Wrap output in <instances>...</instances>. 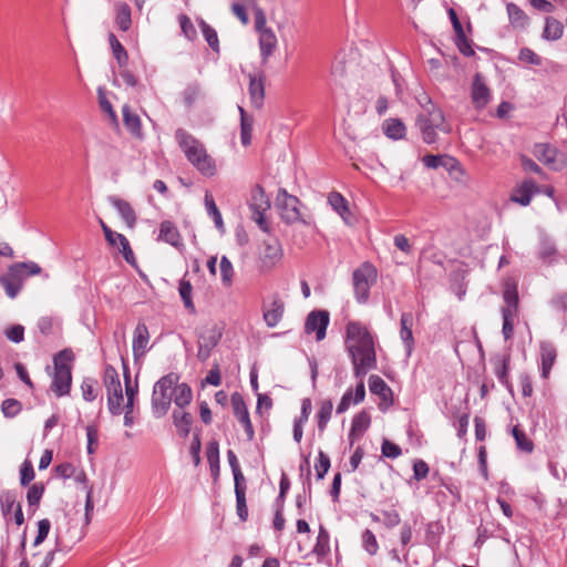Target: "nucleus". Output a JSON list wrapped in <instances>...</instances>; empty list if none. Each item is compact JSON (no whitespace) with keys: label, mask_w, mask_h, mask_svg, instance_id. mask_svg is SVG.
Here are the masks:
<instances>
[{"label":"nucleus","mask_w":567,"mask_h":567,"mask_svg":"<svg viewBox=\"0 0 567 567\" xmlns=\"http://www.w3.org/2000/svg\"><path fill=\"white\" fill-rule=\"evenodd\" d=\"M174 395V403L176 404L178 410H183L185 406H187L193 399V392L190 386L187 383H181L174 385L173 388Z\"/></svg>","instance_id":"35"},{"label":"nucleus","mask_w":567,"mask_h":567,"mask_svg":"<svg viewBox=\"0 0 567 567\" xmlns=\"http://www.w3.org/2000/svg\"><path fill=\"white\" fill-rule=\"evenodd\" d=\"M317 478L322 480L330 468V458L322 451L319 452L318 463L315 465Z\"/></svg>","instance_id":"58"},{"label":"nucleus","mask_w":567,"mask_h":567,"mask_svg":"<svg viewBox=\"0 0 567 567\" xmlns=\"http://www.w3.org/2000/svg\"><path fill=\"white\" fill-rule=\"evenodd\" d=\"M471 97L474 106L478 110L484 109L491 100V91L480 73L473 78Z\"/></svg>","instance_id":"14"},{"label":"nucleus","mask_w":567,"mask_h":567,"mask_svg":"<svg viewBox=\"0 0 567 567\" xmlns=\"http://www.w3.org/2000/svg\"><path fill=\"white\" fill-rule=\"evenodd\" d=\"M221 336V329L216 324L206 328L198 337V346L214 349L219 343Z\"/></svg>","instance_id":"30"},{"label":"nucleus","mask_w":567,"mask_h":567,"mask_svg":"<svg viewBox=\"0 0 567 567\" xmlns=\"http://www.w3.org/2000/svg\"><path fill=\"white\" fill-rule=\"evenodd\" d=\"M330 323V315L327 310L311 311L305 322V332L316 333V340L321 341L326 338L327 328Z\"/></svg>","instance_id":"11"},{"label":"nucleus","mask_w":567,"mask_h":567,"mask_svg":"<svg viewBox=\"0 0 567 567\" xmlns=\"http://www.w3.org/2000/svg\"><path fill=\"white\" fill-rule=\"evenodd\" d=\"M564 33V24L553 18L547 17L545 19V28L543 30L542 38L547 41H557L563 37Z\"/></svg>","instance_id":"29"},{"label":"nucleus","mask_w":567,"mask_h":567,"mask_svg":"<svg viewBox=\"0 0 567 567\" xmlns=\"http://www.w3.org/2000/svg\"><path fill=\"white\" fill-rule=\"evenodd\" d=\"M539 348L542 378L547 379L556 361L557 350L549 341H542Z\"/></svg>","instance_id":"19"},{"label":"nucleus","mask_w":567,"mask_h":567,"mask_svg":"<svg viewBox=\"0 0 567 567\" xmlns=\"http://www.w3.org/2000/svg\"><path fill=\"white\" fill-rule=\"evenodd\" d=\"M285 313V302L275 293L268 302L262 306V317L268 328H275L282 319Z\"/></svg>","instance_id":"12"},{"label":"nucleus","mask_w":567,"mask_h":567,"mask_svg":"<svg viewBox=\"0 0 567 567\" xmlns=\"http://www.w3.org/2000/svg\"><path fill=\"white\" fill-rule=\"evenodd\" d=\"M503 299L505 307L502 308L503 328L502 333L505 340H509L514 336V320L518 313V291L514 282H506Z\"/></svg>","instance_id":"8"},{"label":"nucleus","mask_w":567,"mask_h":567,"mask_svg":"<svg viewBox=\"0 0 567 567\" xmlns=\"http://www.w3.org/2000/svg\"><path fill=\"white\" fill-rule=\"evenodd\" d=\"M518 59L523 62L536 66L542 64V58L529 48H522L518 54Z\"/></svg>","instance_id":"60"},{"label":"nucleus","mask_w":567,"mask_h":567,"mask_svg":"<svg viewBox=\"0 0 567 567\" xmlns=\"http://www.w3.org/2000/svg\"><path fill=\"white\" fill-rule=\"evenodd\" d=\"M276 206L279 209L281 219L286 224L305 223L299 209V198L288 194L285 188L278 190Z\"/></svg>","instance_id":"9"},{"label":"nucleus","mask_w":567,"mask_h":567,"mask_svg":"<svg viewBox=\"0 0 567 567\" xmlns=\"http://www.w3.org/2000/svg\"><path fill=\"white\" fill-rule=\"evenodd\" d=\"M219 267L223 284L227 287L231 286L234 277L233 264L226 256H223L220 258Z\"/></svg>","instance_id":"48"},{"label":"nucleus","mask_w":567,"mask_h":567,"mask_svg":"<svg viewBox=\"0 0 567 567\" xmlns=\"http://www.w3.org/2000/svg\"><path fill=\"white\" fill-rule=\"evenodd\" d=\"M277 42V37L272 30H262L259 33L260 56L264 64L274 54Z\"/></svg>","instance_id":"22"},{"label":"nucleus","mask_w":567,"mask_h":567,"mask_svg":"<svg viewBox=\"0 0 567 567\" xmlns=\"http://www.w3.org/2000/svg\"><path fill=\"white\" fill-rule=\"evenodd\" d=\"M117 239H118L120 251H121L123 258L125 259V261L127 264L134 265L135 256L130 246L127 238L125 236H117Z\"/></svg>","instance_id":"56"},{"label":"nucleus","mask_w":567,"mask_h":567,"mask_svg":"<svg viewBox=\"0 0 567 567\" xmlns=\"http://www.w3.org/2000/svg\"><path fill=\"white\" fill-rule=\"evenodd\" d=\"M240 113V141L244 146H248L251 143V133L254 118L249 116L244 107L238 106Z\"/></svg>","instance_id":"34"},{"label":"nucleus","mask_w":567,"mask_h":567,"mask_svg":"<svg viewBox=\"0 0 567 567\" xmlns=\"http://www.w3.org/2000/svg\"><path fill=\"white\" fill-rule=\"evenodd\" d=\"M16 493L12 491H3L0 494V506L4 518H8L9 514L16 505Z\"/></svg>","instance_id":"47"},{"label":"nucleus","mask_w":567,"mask_h":567,"mask_svg":"<svg viewBox=\"0 0 567 567\" xmlns=\"http://www.w3.org/2000/svg\"><path fill=\"white\" fill-rule=\"evenodd\" d=\"M205 206L207 214L213 218L216 228L224 231V221L218 207L216 206L213 195L208 192H206L205 194Z\"/></svg>","instance_id":"42"},{"label":"nucleus","mask_w":567,"mask_h":567,"mask_svg":"<svg viewBox=\"0 0 567 567\" xmlns=\"http://www.w3.org/2000/svg\"><path fill=\"white\" fill-rule=\"evenodd\" d=\"M116 16H115V24L118 27L121 31H128L132 25L131 18V8L127 3H117L115 6Z\"/></svg>","instance_id":"36"},{"label":"nucleus","mask_w":567,"mask_h":567,"mask_svg":"<svg viewBox=\"0 0 567 567\" xmlns=\"http://www.w3.org/2000/svg\"><path fill=\"white\" fill-rule=\"evenodd\" d=\"M107 409L112 415H120L123 412V391L122 388L106 391Z\"/></svg>","instance_id":"37"},{"label":"nucleus","mask_w":567,"mask_h":567,"mask_svg":"<svg viewBox=\"0 0 567 567\" xmlns=\"http://www.w3.org/2000/svg\"><path fill=\"white\" fill-rule=\"evenodd\" d=\"M282 258L281 245L277 239L265 241L262 251V264L271 268Z\"/></svg>","instance_id":"23"},{"label":"nucleus","mask_w":567,"mask_h":567,"mask_svg":"<svg viewBox=\"0 0 567 567\" xmlns=\"http://www.w3.org/2000/svg\"><path fill=\"white\" fill-rule=\"evenodd\" d=\"M332 410H333V404L330 399H327V400H323L320 402V406H319V410L316 415L319 432H321V433L324 432V430L328 425V422L331 419Z\"/></svg>","instance_id":"38"},{"label":"nucleus","mask_w":567,"mask_h":567,"mask_svg":"<svg viewBox=\"0 0 567 567\" xmlns=\"http://www.w3.org/2000/svg\"><path fill=\"white\" fill-rule=\"evenodd\" d=\"M384 134L392 140L403 138L405 135V125L398 118H390L383 124Z\"/></svg>","instance_id":"40"},{"label":"nucleus","mask_w":567,"mask_h":567,"mask_svg":"<svg viewBox=\"0 0 567 567\" xmlns=\"http://www.w3.org/2000/svg\"><path fill=\"white\" fill-rule=\"evenodd\" d=\"M344 347L351 359L355 377H363L377 368L374 339L367 326L349 321L346 327Z\"/></svg>","instance_id":"1"},{"label":"nucleus","mask_w":567,"mask_h":567,"mask_svg":"<svg viewBox=\"0 0 567 567\" xmlns=\"http://www.w3.org/2000/svg\"><path fill=\"white\" fill-rule=\"evenodd\" d=\"M42 275V268L34 261H21L10 265L0 276V285L10 299H14L21 291L24 280L32 276Z\"/></svg>","instance_id":"4"},{"label":"nucleus","mask_w":567,"mask_h":567,"mask_svg":"<svg viewBox=\"0 0 567 567\" xmlns=\"http://www.w3.org/2000/svg\"><path fill=\"white\" fill-rule=\"evenodd\" d=\"M417 101L421 105V112L416 116L415 125L421 133L423 142L433 144L437 141V131L449 133L450 127L444 124L443 112L436 107L426 94H422Z\"/></svg>","instance_id":"2"},{"label":"nucleus","mask_w":567,"mask_h":567,"mask_svg":"<svg viewBox=\"0 0 567 567\" xmlns=\"http://www.w3.org/2000/svg\"><path fill=\"white\" fill-rule=\"evenodd\" d=\"M369 389L371 393L379 395L383 401H391L392 390L381 377L371 375L369 378Z\"/></svg>","instance_id":"31"},{"label":"nucleus","mask_w":567,"mask_h":567,"mask_svg":"<svg viewBox=\"0 0 567 567\" xmlns=\"http://www.w3.org/2000/svg\"><path fill=\"white\" fill-rule=\"evenodd\" d=\"M73 360L74 354L70 349L58 352L53 358L54 373L51 389L56 396H64L70 393L72 383L71 362Z\"/></svg>","instance_id":"5"},{"label":"nucleus","mask_w":567,"mask_h":567,"mask_svg":"<svg viewBox=\"0 0 567 567\" xmlns=\"http://www.w3.org/2000/svg\"><path fill=\"white\" fill-rule=\"evenodd\" d=\"M104 385L106 391L122 388L118 374L111 365H107L104 370Z\"/></svg>","instance_id":"49"},{"label":"nucleus","mask_w":567,"mask_h":567,"mask_svg":"<svg viewBox=\"0 0 567 567\" xmlns=\"http://www.w3.org/2000/svg\"><path fill=\"white\" fill-rule=\"evenodd\" d=\"M200 95V86L198 83H190L183 92L184 103L187 107H192Z\"/></svg>","instance_id":"52"},{"label":"nucleus","mask_w":567,"mask_h":567,"mask_svg":"<svg viewBox=\"0 0 567 567\" xmlns=\"http://www.w3.org/2000/svg\"><path fill=\"white\" fill-rule=\"evenodd\" d=\"M330 553V534L323 525L319 526L316 544L311 550V554L317 556L319 563H321Z\"/></svg>","instance_id":"24"},{"label":"nucleus","mask_w":567,"mask_h":567,"mask_svg":"<svg viewBox=\"0 0 567 567\" xmlns=\"http://www.w3.org/2000/svg\"><path fill=\"white\" fill-rule=\"evenodd\" d=\"M175 140L188 162L205 176L216 172L214 159L207 154L204 144L184 128L175 131Z\"/></svg>","instance_id":"3"},{"label":"nucleus","mask_w":567,"mask_h":567,"mask_svg":"<svg viewBox=\"0 0 567 567\" xmlns=\"http://www.w3.org/2000/svg\"><path fill=\"white\" fill-rule=\"evenodd\" d=\"M4 334L10 341L19 343L24 339V328L21 324H16L8 328Z\"/></svg>","instance_id":"62"},{"label":"nucleus","mask_w":567,"mask_h":567,"mask_svg":"<svg viewBox=\"0 0 567 567\" xmlns=\"http://www.w3.org/2000/svg\"><path fill=\"white\" fill-rule=\"evenodd\" d=\"M533 154L544 164L551 165L556 161L557 150L548 143H537L534 145Z\"/></svg>","instance_id":"32"},{"label":"nucleus","mask_w":567,"mask_h":567,"mask_svg":"<svg viewBox=\"0 0 567 567\" xmlns=\"http://www.w3.org/2000/svg\"><path fill=\"white\" fill-rule=\"evenodd\" d=\"M400 324V338L405 347L408 355H410L414 347V338L412 332L413 315L411 312H403L401 315Z\"/></svg>","instance_id":"21"},{"label":"nucleus","mask_w":567,"mask_h":567,"mask_svg":"<svg viewBox=\"0 0 567 567\" xmlns=\"http://www.w3.org/2000/svg\"><path fill=\"white\" fill-rule=\"evenodd\" d=\"M63 550V547H62V544L60 542L59 538H56L55 540V546L53 549L49 550L43 557H42V561L41 564L39 565V567H50L51 564L53 563L54 560V557H55V554L60 553Z\"/></svg>","instance_id":"63"},{"label":"nucleus","mask_w":567,"mask_h":567,"mask_svg":"<svg viewBox=\"0 0 567 567\" xmlns=\"http://www.w3.org/2000/svg\"><path fill=\"white\" fill-rule=\"evenodd\" d=\"M109 42L112 49V53L114 58L116 59L120 68H125L128 62V55L125 50V48L121 44V42L117 40V38L113 34H109Z\"/></svg>","instance_id":"41"},{"label":"nucleus","mask_w":567,"mask_h":567,"mask_svg":"<svg viewBox=\"0 0 567 567\" xmlns=\"http://www.w3.org/2000/svg\"><path fill=\"white\" fill-rule=\"evenodd\" d=\"M123 124L130 134L142 141L144 138V132L142 130V123L140 116L132 111L131 106L125 104L122 107Z\"/></svg>","instance_id":"18"},{"label":"nucleus","mask_w":567,"mask_h":567,"mask_svg":"<svg viewBox=\"0 0 567 567\" xmlns=\"http://www.w3.org/2000/svg\"><path fill=\"white\" fill-rule=\"evenodd\" d=\"M248 206L251 210V219L258 224L260 229L268 233L269 225L265 218V213L270 208V200L260 185L251 188Z\"/></svg>","instance_id":"10"},{"label":"nucleus","mask_w":567,"mask_h":567,"mask_svg":"<svg viewBox=\"0 0 567 567\" xmlns=\"http://www.w3.org/2000/svg\"><path fill=\"white\" fill-rule=\"evenodd\" d=\"M157 240L165 241L176 248L184 247L177 227L169 220H164L161 223Z\"/></svg>","instance_id":"20"},{"label":"nucleus","mask_w":567,"mask_h":567,"mask_svg":"<svg viewBox=\"0 0 567 567\" xmlns=\"http://www.w3.org/2000/svg\"><path fill=\"white\" fill-rule=\"evenodd\" d=\"M508 19L514 28L524 29L528 24V17L526 13L515 3H507L506 6Z\"/></svg>","instance_id":"39"},{"label":"nucleus","mask_w":567,"mask_h":567,"mask_svg":"<svg viewBox=\"0 0 567 567\" xmlns=\"http://www.w3.org/2000/svg\"><path fill=\"white\" fill-rule=\"evenodd\" d=\"M34 478V470L30 461H24L20 470V483L27 486Z\"/></svg>","instance_id":"61"},{"label":"nucleus","mask_w":567,"mask_h":567,"mask_svg":"<svg viewBox=\"0 0 567 567\" xmlns=\"http://www.w3.org/2000/svg\"><path fill=\"white\" fill-rule=\"evenodd\" d=\"M50 528H51V523L48 518H43L38 522V533L33 540L34 547L41 545L45 540V538L49 535Z\"/></svg>","instance_id":"55"},{"label":"nucleus","mask_w":567,"mask_h":567,"mask_svg":"<svg viewBox=\"0 0 567 567\" xmlns=\"http://www.w3.org/2000/svg\"><path fill=\"white\" fill-rule=\"evenodd\" d=\"M44 493V485L41 483L33 484L27 493L29 506H38Z\"/></svg>","instance_id":"51"},{"label":"nucleus","mask_w":567,"mask_h":567,"mask_svg":"<svg viewBox=\"0 0 567 567\" xmlns=\"http://www.w3.org/2000/svg\"><path fill=\"white\" fill-rule=\"evenodd\" d=\"M378 269L370 261L362 262L352 272V285L354 298L358 303H367L370 297V289L377 284Z\"/></svg>","instance_id":"7"},{"label":"nucleus","mask_w":567,"mask_h":567,"mask_svg":"<svg viewBox=\"0 0 567 567\" xmlns=\"http://www.w3.org/2000/svg\"><path fill=\"white\" fill-rule=\"evenodd\" d=\"M179 296L184 302V306L190 312H195V306L192 299L193 287L188 280L182 279L178 286Z\"/></svg>","instance_id":"44"},{"label":"nucleus","mask_w":567,"mask_h":567,"mask_svg":"<svg viewBox=\"0 0 567 567\" xmlns=\"http://www.w3.org/2000/svg\"><path fill=\"white\" fill-rule=\"evenodd\" d=\"M381 452L383 456L392 460L399 457L402 454L401 447L389 440L383 441Z\"/></svg>","instance_id":"59"},{"label":"nucleus","mask_w":567,"mask_h":567,"mask_svg":"<svg viewBox=\"0 0 567 567\" xmlns=\"http://www.w3.org/2000/svg\"><path fill=\"white\" fill-rule=\"evenodd\" d=\"M199 27L210 49L215 52H219V41L216 30L204 20L199 22Z\"/></svg>","instance_id":"43"},{"label":"nucleus","mask_w":567,"mask_h":567,"mask_svg":"<svg viewBox=\"0 0 567 567\" xmlns=\"http://www.w3.org/2000/svg\"><path fill=\"white\" fill-rule=\"evenodd\" d=\"M429 465L423 460H416L413 464V474L416 481L424 480L429 474Z\"/></svg>","instance_id":"64"},{"label":"nucleus","mask_w":567,"mask_h":567,"mask_svg":"<svg viewBox=\"0 0 567 567\" xmlns=\"http://www.w3.org/2000/svg\"><path fill=\"white\" fill-rule=\"evenodd\" d=\"M172 417L179 436L187 437L193 424L192 414L183 410H174Z\"/></svg>","instance_id":"27"},{"label":"nucleus","mask_w":567,"mask_h":567,"mask_svg":"<svg viewBox=\"0 0 567 567\" xmlns=\"http://www.w3.org/2000/svg\"><path fill=\"white\" fill-rule=\"evenodd\" d=\"M361 543H362V547L370 556L377 555V553L379 550V544H378L377 537L372 530H370V529L363 530V533L361 535Z\"/></svg>","instance_id":"45"},{"label":"nucleus","mask_w":567,"mask_h":567,"mask_svg":"<svg viewBox=\"0 0 567 567\" xmlns=\"http://www.w3.org/2000/svg\"><path fill=\"white\" fill-rule=\"evenodd\" d=\"M110 202L113 205V207L117 210V213L121 215L125 224L128 227H133L136 223V215L131 204L118 197H111Z\"/></svg>","instance_id":"26"},{"label":"nucleus","mask_w":567,"mask_h":567,"mask_svg":"<svg viewBox=\"0 0 567 567\" xmlns=\"http://www.w3.org/2000/svg\"><path fill=\"white\" fill-rule=\"evenodd\" d=\"M248 91L251 104L260 109L265 99V74L262 72L249 74Z\"/></svg>","instance_id":"16"},{"label":"nucleus","mask_w":567,"mask_h":567,"mask_svg":"<svg viewBox=\"0 0 567 567\" xmlns=\"http://www.w3.org/2000/svg\"><path fill=\"white\" fill-rule=\"evenodd\" d=\"M96 381L91 378H85L81 384L83 399L87 402H92L96 398Z\"/></svg>","instance_id":"53"},{"label":"nucleus","mask_w":567,"mask_h":567,"mask_svg":"<svg viewBox=\"0 0 567 567\" xmlns=\"http://www.w3.org/2000/svg\"><path fill=\"white\" fill-rule=\"evenodd\" d=\"M231 405L235 416L245 429L248 441H251L255 436L254 426L249 417L247 405L238 392L231 394Z\"/></svg>","instance_id":"13"},{"label":"nucleus","mask_w":567,"mask_h":567,"mask_svg":"<svg viewBox=\"0 0 567 567\" xmlns=\"http://www.w3.org/2000/svg\"><path fill=\"white\" fill-rule=\"evenodd\" d=\"M509 362H511V355H497L494 359V372L497 377L498 381L504 384L509 391L512 390V383L508 379V371H509Z\"/></svg>","instance_id":"25"},{"label":"nucleus","mask_w":567,"mask_h":567,"mask_svg":"<svg viewBox=\"0 0 567 567\" xmlns=\"http://www.w3.org/2000/svg\"><path fill=\"white\" fill-rule=\"evenodd\" d=\"M21 409V402L16 399H6L1 404V411L6 417H14Z\"/></svg>","instance_id":"50"},{"label":"nucleus","mask_w":567,"mask_h":567,"mask_svg":"<svg viewBox=\"0 0 567 567\" xmlns=\"http://www.w3.org/2000/svg\"><path fill=\"white\" fill-rule=\"evenodd\" d=\"M517 447L526 453H530L534 450V443L529 440L526 434L518 427L514 426L512 430Z\"/></svg>","instance_id":"46"},{"label":"nucleus","mask_w":567,"mask_h":567,"mask_svg":"<svg viewBox=\"0 0 567 567\" xmlns=\"http://www.w3.org/2000/svg\"><path fill=\"white\" fill-rule=\"evenodd\" d=\"M371 417L367 411H361L355 414L352 419L351 430L349 437L351 443L359 436H361L370 426Z\"/></svg>","instance_id":"28"},{"label":"nucleus","mask_w":567,"mask_h":567,"mask_svg":"<svg viewBox=\"0 0 567 567\" xmlns=\"http://www.w3.org/2000/svg\"><path fill=\"white\" fill-rule=\"evenodd\" d=\"M179 377L176 373H168L162 377L153 388L152 412L157 419L164 416L173 400V388L178 382Z\"/></svg>","instance_id":"6"},{"label":"nucleus","mask_w":567,"mask_h":567,"mask_svg":"<svg viewBox=\"0 0 567 567\" xmlns=\"http://www.w3.org/2000/svg\"><path fill=\"white\" fill-rule=\"evenodd\" d=\"M150 341L148 328L144 322H138L134 330L133 336V355L137 360L146 353L147 344Z\"/></svg>","instance_id":"17"},{"label":"nucleus","mask_w":567,"mask_h":567,"mask_svg":"<svg viewBox=\"0 0 567 567\" xmlns=\"http://www.w3.org/2000/svg\"><path fill=\"white\" fill-rule=\"evenodd\" d=\"M455 45L457 47L458 51L465 56H472L475 54L471 45V41L467 39L465 33L455 35Z\"/></svg>","instance_id":"57"},{"label":"nucleus","mask_w":567,"mask_h":567,"mask_svg":"<svg viewBox=\"0 0 567 567\" xmlns=\"http://www.w3.org/2000/svg\"><path fill=\"white\" fill-rule=\"evenodd\" d=\"M382 524L386 528H393L401 523V516L396 509L381 511Z\"/></svg>","instance_id":"54"},{"label":"nucleus","mask_w":567,"mask_h":567,"mask_svg":"<svg viewBox=\"0 0 567 567\" xmlns=\"http://www.w3.org/2000/svg\"><path fill=\"white\" fill-rule=\"evenodd\" d=\"M328 203L331 205L333 210H336L346 223L350 221L351 213L348 207V202L346 198L337 192L330 193L328 196Z\"/></svg>","instance_id":"33"},{"label":"nucleus","mask_w":567,"mask_h":567,"mask_svg":"<svg viewBox=\"0 0 567 567\" xmlns=\"http://www.w3.org/2000/svg\"><path fill=\"white\" fill-rule=\"evenodd\" d=\"M538 193V186L533 179H525L522 184L517 185L512 194L511 200L522 206H527L535 194Z\"/></svg>","instance_id":"15"}]
</instances>
